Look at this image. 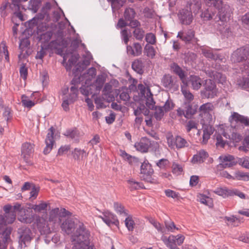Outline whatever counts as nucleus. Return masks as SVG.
I'll return each instance as SVG.
<instances>
[{
    "label": "nucleus",
    "instance_id": "obj_1",
    "mask_svg": "<svg viewBox=\"0 0 249 249\" xmlns=\"http://www.w3.org/2000/svg\"><path fill=\"white\" fill-rule=\"evenodd\" d=\"M188 5L189 10L187 6L180 10L178 14V17L182 24L190 25L193 20L192 11L194 13L197 12L201 8L199 0H190Z\"/></svg>",
    "mask_w": 249,
    "mask_h": 249
},
{
    "label": "nucleus",
    "instance_id": "obj_2",
    "mask_svg": "<svg viewBox=\"0 0 249 249\" xmlns=\"http://www.w3.org/2000/svg\"><path fill=\"white\" fill-rule=\"evenodd\" d=\"M219 159L221 162L218 165L219 168H226L235 165L237 163L243 167L249 169V157H245L242 158H237L235 159L234 156L228 155L224 156H220Z\"/></svg>",
    "mask_w": 249,
    "mask_h": 249
},
{
    "label": "nucleus",
    "instance_id": "obj_3",
    "mask_svg": "<svg viewBox=\"0 0 249 249\" xmlns=\"http://www.w3.org/2000/svg\"><path fill=\"white\" fill-rule=\"evenodd\" d=\"M105 80L106 79L104 75H98L95 82L89 86L82 87L80 88V92L82 94L87 96L90 94L94 95L98 94L103 88Z\"/></svg>",
    "mask_w": 249,
    "mask_h": 249
},
{
    "label": "nucleus",
    "instance_id": "obj_4",
    "mask_svg": "<svg viewBox=\"0 0 249 249\" xmlns=\"http://www.w3.org/2000/svg\"><path fill=\"white\" fill-rule=\"evenodd\" d=\"M71 83L73 86L70 88V93L68 95H66L62 98L61 106L65 111H68L70 110L69 105L73 104L76 100L78 94V86L76 84L78 83V81L73 79Z\"/></svg>",
    "mask_w": 249,
    "mask_h": 249
},
{
    "label": "nucleus",
    "instance_id": "obj_5",
    "mask_svg": "<svg viewBox=\"0 0 249 249\" xmlns=\"http://www.w3.org/2000/svg\"><path fill=\"white\" fill-rule=\"evenodd\" d=\"M150 223L157 230L158 232H160L162 235L168 234L170 232H174L175 230H178L174 222L171 220H165L164 225L155 220L154 219H151Z\"/></svg>",
    "mask_w": 249,
    "mask_h": 249
},
{
    "label": "nucleus",
    "instance_id": "obj_6",
    "mask_svg": "<svg viewBox=\"0 0 249 249\" xmlns=\"http://www.w3.org/2000/svg\"><path fill=\"white\" fill-rule=\"evenodd\" d=\"M231 60L233 63L245 61L240 65V68L245 64L249 63V46H246L237 49L231 55Z\"/></svg>",
    "mask_w": 249,
    "mask_h": 249
},
{
    "label": "nucleus",
    "instance_id": "obj_7",
    "mask_svg": "<svg viewBox=\"0 0 249 249\" xmlns=\"http://www.w3.org/2000/svg\"><path fill=\"white\" fill-rule=\"evenodd\" d=\"M184 239V236L180 234L177 235L171 234L169 236L162 235L161 236V240L170 249H179L178 246L181 245Z\"/></svg>",
    "mask_w": 249,
    "mask_h": 249
},
{
    "label": "nucleus",
    "instance_id": "obj_8",
    "mask_svg": "<svg viewBox=\"0 0 249 249\" xmlns=\"http://www.w3.org/2000/svg\"><path fill=\"white\" fill-rule=\"evenodd\" d=\"M90 232L83 223L79 222L78 227L73 235V241L89 244Z\"/></svg>",
    "mask_w": 249,
    "mask_h": 249
},
{
    "label": "nucleus",
    "instance_id": "obj_9",
    "mask_svg": "<svg viewBox=\"0 0 249 249\" xmlns=\"http://www.w3.org/2000/svg\"><path fill=\"white\" fill-rule=\"evenodd\" d=\"M214 106L211 103L202 104L199 108V116L202 118L201 122H213V113Z\"/></svg>",
    "mask_w": 249,
    "mask_h": 249
},
{
    "label": "nucleus",
    "instance_id": "obj_10",
    "mask_svg": "<svg viewBox=\"0 0 249 249\" xmlns=\"http://www.w3.org/2000/svg\"><path fill=\"white\" fill-rule=\"evenodd\" d=\"M168 146L171 148L182 149L189 146V142L180 136H176L175 137L171 136L167 138Z\"/></svg>",
    "mask_w": 249,
    "mask_h": 249
},
{
    "label": "nucleus",
    "instance_id": "obj_11",
    "mask_svg": "<svg viewBox=\"0 0 249 249\" xmlns=\"http://www.w3.org/2000/svg\"><path fill=\"white\" fill-rule=\"evenodd\" d=\"M243 74L237 80V84L242 89L249 91V63L245 64L240 68Z\"/></svg>",
    "mask_w": 249,
    "mask_h": 249
},
{
    "label": "nucleus",
    "instance_id": "obj_12",
    "mask_svg": "<svg viewBox=\"0 0 249 249\" xmlns=\"http://www.w3.org/2000/svg\"><path fill=\"white\" fill-rule=\"evenodd\" d=\"M217 90L215 83L211 79L206 81L204 88L201 90L202 98H213L216 95Z\"/></svg>",
    "mask_w": 249,
    "mask_h": 249
},
{
    "label": "nucleus",
    "instance_id": "obj_13",
    "mask_svg": "<svg viewBox=\"0 0 249 249\" xmlns=\"http://www.w3.org/2000/svg\"><path fill=\"white\" fill-rule=\"evenodd\" d=\"M161 84L166 89L172 92L177 91L179 88V82L176 78L169 74H165L163 76Z\"/></svg>",
    "mask_w": 249,
    "mask_h": 249
},
{
    "label": "nucleus",
    "instance_id": "obj_14",
    "mask_svg": "<svg viewBox=\"0 0 249 249\" xmlns=\"http://www.w3.org/2000/svg\"><path fill=\"white\" fill-rule=\"evenodd\" d=\"M158 143L155 141H151L146 137L142 138L139 142L135 143L134 147L137 151L142 153H146L148 149L152 146L156 148Z\"/></svg>",
    "mask_w": 249,
    "mask_h": 249
},
{
    "label": "nucleus",
    "instance_id": "obj_15",
    "mask_svg": "<svg viewBox=\"0 0 249 249\" xmlns=\"http://www.w3.org/2000/svg\"><path fill=\"white\" fill-rule=\"evenodd\" d=\"M154 170L147 160H144L141 166V178L147 182L151 181Z\"/></svg>",
    "mask_w": 249,
    "mask_h": 249
},
{
    "label": "nucleus",
    "instance_id": "obj_16",
    "mask_svg": "<svg viewBox=\"0 0 249 249\" xmlns=\"http://www.w3.org/2000/svg\"><path fill=\"white\" fill-rule=\"evenodd\" d=\"M54 132L55 129L53 126H51L48 130L45 139L46 147L43 150V153L45 155L49 154L51 151L55 143L53 137Z\"/></svg>",
    "mask_w": 249,
    "mask_h": 249
},
{
    "label": "nucleus",
    "instance_id": "obj_17",
    "mask_svg": "<svg viewBox=\"0 0 249 249\" xmlns=\"http://www.w3.org/2000/svg\"><path fill=\"white\" fill-rule=\"evenodd\" d=\"M79 222L77 219L74 220L72 218H67L61 224V228L62 230L67 234H70L74 231L76 226H78Z\"/></svg>",
    "mask_w": 249,
    "mask_h": 249
},
{
    "label": "nucleus",
    "instance_id": "obj_18",
    "mask_svg": "<svg viewBox=\"0 0 249 249\" xmlns=\"http://www.w3.org/2000/svg\"><path fill=\"white\" fill-rule=\"evenodd\" d=\"M18 233L19 234V244L21 246L24 245V247H26V244L30 243L32 239V232L30 229L26 227H23L18 230Z\"/></svg>",
    "mask_w": 249,
    "mask_h": 249
},
{
    "label": "nucleus",
    "instance_id": "obj_19",
    "mask_svg": "<svg viewBox=\"0 0 249 249\" xmlns=\"http://www.w3.org/2000/svg\"><path fill=\"white\" fill-rule=\"evenodd\" d=\"M218 9V13L215 17L219 19H222L223 21H227L231 16V8L227 3L222 2V5L219 8H215Z\"/></svg>",
    "mask_w": 249,
    "mask_h": 249
},
{
    "label": "nucleus",
    "instance_id": "obj_20",
    "mask_svg": "<svg viewBox=\"0 0 249 249\" xmlns=\"http://www.w3.org/2000/svg\"><path fill=\"white\" fill-rule=\"evenodd\" d=\"M202 124L203 136L201 143L206 144L211 136L213 133L214 128L211 124L212 123H206L205 121L201 122Z\"/></svg>",
    "mask_w": 249,
    "mask_h": 249
},
{
    "label": "nucleus",
    "instance_id": "obj_21",
    "mask_svg": "<svg viewBox=\"0 0 249 249\" xmlns=\"http://www.w3.org/2000/svg\"><path fill=\"white\" fill-rule=\"evenodd\" d=\"M30 45V41L27 38H24L20 40L19 49L20 50V53L18 55L19 59L26 58L29 55L28 50Z\"/></svg>",
    "mask_w": 249,
    "mask_h": 249
},
{
    "label": "nucleus",
    "instance_id": "obj_22",
    "mask_svg": "<svg viewBox=\"0 0 249 249\" xmlns=\"http://www.w3.org/2000/svg\"><path fill=\"white\" fill-rule=\"evenodd\" d=\"M202 53L206 57L215 61L220 62H224L225 59V56L219 53L216 51H213L212 49H203L202 50Z\"/></svg>",
    "mask_w": 249,
    "mask_h": 249
},
{
    "label": "nucleus",
    "instance_id": "obj_23",
    "mask_svg": "<svg viewBox=\"0 0 249 249\" xmlns=\"http://www.w3.org/2000/svg\"><path fill=\"white\" fill-rule=\"evenodd\" d=\"M99 217L109 226L111 225H117L119 223L116 216L108 211L103 213V215L99 216Z\"/></svg>",
    "mask_w": 249,
    "mask_h": 249
},
{
    "label": "nucleus",
    "instance_id": "obj_24",
    "mask_svg": "<svg viewBox=\"0 0 249 249\" xmlns=\"http://www.w3.org/2000/svg\"><path fill=\"white\" fill-rule=\"evenodd\" d=\"M170 68L173 72L179 77L181 81L182 84L188 82L186 78L185 71L177 63L175 62L172 63L170 65Z\"/></svg>",
    "mask_w": 249,
    "mask_h": 249
},
{
    "label": "nucleus",
    "instance_id": "obj_25",
    "mask_svg": "<svg viewBox=\"0 0 249 249\" xmlns=\"http://www.w3.org/2000/svg\"><path fill=\"white\" fill-rule=\"evenodd\" d=\"M188 85H191V88L196 90H198L203 84V80L197 75H191L188 80Z\"/></svg>",
    "mask_w": 249,
    "mask_h": 249
},
{
    "label": "nucleus",
    "instance_id": "obj_26",
    "mask_svg": "<svg viewBox=\"0 0 249 249\" xmlns=\"http://www.w3.org/2000/svg\"><path fill=\"white\" fill-rule=\"evenodd\" d=\"M18 219L22 223L30 224L34 221V215L29 211L24 209L18 213Z\"/></svg>",
    "mask_w": 249,
    "mask_h": 249
},
{
    "label": "nucleus",
    "instance_id": "obj_27",
    "mask_svg": "<svg viewBox=\"0 0 249 249\" xmlns=\"http://www.w3.org/2000/svg\"><path fill=\"white\" fill-rule=\"evenodd\" d=\"M181 91L184 98V104H190L194 96L188 89V82L181 85Z\"/></svg>",
    "mask_w": 249,
    "mask_h": 249
},
{
    "label": "nucleus",
    "instance_id": "obj_28",
    "mask_svg": "<svg viewBox=\"0 0 249 249\" xmlns=\"http://www.w3.org/2000/svg\"><path fill=\"white\" fill-rule=\"evenodd\" d=\"M126 50L128 54L134 56H138L142 54V48L140 43L135 42L132 46H127Z\"/></svg>",
    "mask_w": 249,
    "mask_h": 249
},
{
    "label": "nucleus",
    "instance_id": "obj_29",
    "mask_svg": "<svg viewBox=\"0 0 249 249\" xmlns=\"http://www.w3.org/2000/svg\"><path fill=\"white\" fill-rule=\"evenodd\" d=\"M11 209L12 206L10 204L6 205L3 207V211L5 212L4 216L8 224L13 223L16 218L17 214L15 212L11 211Z\"/></svg>",
    "mask_w": 249,
    "mask_h": 249
},
{
    "label": "nucleus",
    "instance_id": "obj_30",
    "mask_svg": "<svg viewBox=\"0 0 249 249\" xmlns=\"http://www.w3.org/2000/svg\"><path fill=\"white\" fill-rule=\"evenodd\" d=\"M13 9L12 4L7 0L3 1L0 7V14L1 18H5Z\"/></svg>",
    "mask_w": 249,
    "mask_h": 249
},
{
    "label": "nucleus",
    "instance_id": "obj_31",
    "mask_svg": "<svg viewBox=\"0 0 249 249\" xmlns=\"http://www.w3.org/2000/svg\"><path fill=\"white\" fill-rule=\"evenodd\" d=\"M61 221L59 208L52 209L49 213V221L53 224H60Z\"/></svg>",
    "mask_w": 249,
    "mask_h": 249
},
{
    "label": "nucleus",
    "instance_id": "obj_32",
    "mask_svg": "<svg viewBox=\"0 0 249 249\" xmlns=\"http://www.w3.org/2000/svg\"><path fill=\"white\" fill-rule=\"evenodd\" d=\"M195 36V32L193 30L190 29L186 33L182 31L179 32L177 37L180 38L182 41L186 43L190 42Z\"/></svg>",
    "mask_w": 249,
    "mask_h": 249
},
{
    "label": "nucleus",
    "instance_id": "obj_33",
    "mask_svg": "<svg viewBox=\"0 0 249 249\" xmlns=\"http://www.w3.org/2000/svg\"><path fill=\"white\" fill-rule=\"evenodd\" d=\"M37 226L41 234L47 235L51 232L50 228L44 219H40L37 222Z\"/></svg>",
    "mask_w": 249,
    "mask_h": 249
},
{
    "label": "nucleus",
    "instance_id": "obj_34",
    "mask_svg": "<svg viewBox=\"0 0 249 249\" xmlns=\"http://www.w3.org/2000/svg\"><path fill=\"white\" fill-rule=\"evenodd\" d=\"M71 155L74 160L80 161L84 157H87L88 153L84 149L75 148L72 151Z\"/></svg>",
    "mask_w": 249,
    "mask_h": 249
},
{
    "label": "nucleus",
    "instance_id": "obj_35",
    "mask_svg": "<svg viewBox=\"0 0 249 249\" xmlns=\"http://www.w3.org/2000/svg\"><path fill=\"white\" fill-rule=\"evenodd\" d=\"M185 106V117L187 119L191 118L195 114L198 109V106L196 105H193L191 103L184 104Z\"/></svg>",
    "mask_w": 249,
    "mask_h": 249
},
{
    "label": "nucleus",
    "instance_id": "obj_36",
    "mask_svg": "<svg viewBox=\"0 0 249 249\" xmlns=\"http://www.w3.org/2000/svg\"><path fill=\"white\" fill-rule=\"evenodd\" d=\"M112 86L108 83H106L103 90V98L104 99H107V102H110L112 101L114 98L113 96L111 95Z\"/></svg>",
    "mask_w": 249,
    "mask_h": 249
},
{
    "label": "nucleus",
    "instance_id": "obj_37",
    "mask_svg": "<svg viewBox=\"0 0 249 249\" xmlns=\"http://www.w3.org/2000/svg\"><path fill=\"white\" fill-rule=\"evenodd\" d=\"M33 145L29 142L24 143L21 147L22 155H23L24 158H26L27 156H29L34 152Z\"/></svg>",
    "mask_w": 249,
    "mask_h": 249
},
{
    "label": "nucleus",
    "instance_id": "obj_38",
    "mask_svg": "<svg viewBox=\"0 0 249 249\" xmlns=\"http://www.w3.org/2000/svg\"><path fill=\"white\" fill-rule=\"evenodd\" d=\"M143 63L140 59H136L132 63V69L139 74H142L143 73Z\"/></svg>",
    "mask_w": 249,
    "mask_h": 249
},
{
    "label": "nucleus",
    "instance_id": "obj_39",
    "mask_svg": "<svg viewBox=\"0 0 249 249\" xmlns=\"http://www.w3.org/2000/svg\"><path fill=\"white\" fill-rule=\"evenodd\" d=\"M213 21H214L213 24L214 28L219 32L222 31L224 28L227 26V21H223L222 19H219L216 18V17L213 18Z\"/></svg>",
    "mask_w": 249,
    "mask_h": 249
},
{
    "label": "nucleus",
    "instance_id": "obj_40",
    "mask_svg": "<svg viewBox=\"0 0 249 249\" xmlns=\"http://www.w3.org/2000/svg\"><path fill=\"white\" fill-rule=\"evenodd\" d=\"M143 53L148 57L153 59L156 55V51L153 46L146 44L144 47Z\"/></svg>",
    "mask_w": 249,
    "mask_h": 249
},
{
    "label": "nucleus",
    "instance_id": "obj_41",
    "mask_svg": "<svg viewBox=\"0 0 249 249\" xmlns=\"http://www.w3.org/2000/svg\"><path fill=\"white\" fill-rule=\"evenodd\" d=\"M245 117V116L240 115L237 112H234L231 116L230 121L231 124L235 123V124H242Z\"/></svg>",
    "mask_w": 249,
    "mask_h": 249
},
{
    "label": "nucleus",
    "instance_id": "obj_42",
    "mask_svg": "<svg viewBox=\"0 0 249 249\" xmlns=\"http://www.w3.org/2000/svg\"><path fill=\"white\" fill-rule=\"evenodd\" d=\"M213 192L217 195L222 196L224 198L231 196V189H228L226 188H217Z\"/></svg>",
    "mask_w": 249,
    "mask_h": 249
},
{
    "label": "nucleus",
    "instance_id": "obj_43",
    "mask_svg": "<svg viewBox=\"0 0 249 249\" xmlns=\"http://www.w3.org/2000/svg\"><path fill=\"white\" fill-rule=\"evenodd\" d=\"M65 135L70 138L76 142L79 141V132L76 129L67 130L65 132Z\"/></svg>",
    "mask_w": 249,
    "mask_h": 249
},
{
    "label": "nucleus",
    "instance_id": "obj_44",
    "mask_svg": "<svg viewBox=\"0 0 249 249\" xmlns=\"http://www.w3.org/2000/svg\"><path fill=\"white\" fill-rule=\"evenodd\" d=\"M133 35L136 40L142 41L144 36L145 31L141 27L136 28L133 31Z\"/></svg>",
    "mask_w": 249,
    "mask_h": 249
},
{
    "label": "nucleus",
    "instance_id": "obj_45",
    "mask_svg": "<svg viewBox=\"0 0 249 249\" xmlns=\"http://www.w3.org/2000/svg\"><path fill=\"white\" fill-rule=\"evenodd\" d=\"M223 135L226 139L228 138L231 139L234 142H238L242 139V135L237 132H233L231 136H230V135L224 132L223 133Z\"/></svg>",
    "mask_w": 249,
    "mask_h": 249
},
{
    "label": "nucleus",
    "instance_id": "obj_46",
    "mask_svg": "<svg viewBox=\"0 0 249 249\" xmlns=\"http://www.w3.org/2000/svg\"><path fill=\"white\" fill-rule=\"evenodd\" d=\"M209 76L219 83H223L226 81V77L221 73L216 71H213Z\"/></svg>",
    "mask_w": 249,
    "mask_h": 249
},
{
    "label": "nucleus",
    "instance_id": "obj_47",
    "mask_svg": "<svg viewBox=\"0 0 249 249\" xmlns=\"http://www.w3.org/2000/svg\"><path fill=\"white\" fill-rule=\"evenodd\" d=\"M128 188L130 190H138L143 188V184L139 182L136 181L133 179L128 180Z\"/></svg>",
    "mask_w": 249,
    "mask_h": 249
},
{
    "label": "nucleus",
    "instance_id": "obj_48",
    "mask_svg": "<svg viewBox=\"0 0 249 249\" xmlns=\"http://www.w3.org/2000/svg\"><path fill=\"white\" fill-rule=\"evenodd\" d=\"M135 15L136 13L133 8H126L124 12V18L125 20L126 21L132 20V19H134L135 18Z\"/></svg>",
    "mask_w": 249,
    "mask_h": 249
},
{
    "label": "nucleus",
    "instance_id": "obj_49",
    "mask_svg": "<svg viewBox=\"0 0 249 249\" xmlns=\"http://www.w3.org/2000/svg\"><path fill=\"white\" fill-rule=\"evenodd\" d=\"M224 220L228 221L227 225L228 226H231L233 227L238 226L240 222L239 219L234 215L231 217L225 216L224 217Z\"/></svg>",
    "mask_w": 249,
    "mask_h": 249
},
{
    "label": "nucleus",
    "instance_id": "obj_50",
    "mask_svg": "<svg viewBox=\"0 0 249 249\" xmlns=\"http://www.w3.org/2000/svg\"><path fill=\"white\" fill-rule=\"evenodd\" d=\"M201 16L204 20H209L213 19L215 16V13L212 11L211 9H207L202 13Z\"/></svg>",
    "mask_w": 249,
    "mask_h": 249
},
{
    "label": "nucleus",
    "instance_id": "obj_51",
    "mask_svg": "<svg viewBox=\"0 0 249 249\" xmlns=\"http://www.w3.org/2000/svg\"><path fill=\"white\" fill-rule=\"evenodd\" d=\"M49 204L43 201H41L39 204L33 205L32 209H33L35 212L40 213L43 211H46Z\"/></svg>",
    "mask_w": 249,
    "mask_h": 249
},
{
    "label": "nucleus",
    "instance_id": "obj_52",
    "mask_svg": "<svg viewBox=\"0 0 249 249\" xmlns=\"http://www.w3.org/2000/svg\"><path fill=\"white\" fill-rule=\"evenodd\" d=\"M152 96V94L151 93L150 89H148L145 104L146 106L150 109H153L155 107V102H154Z\"/></svg>",
    "mask_w": 249,
    "mask_h": 249
},
{
    "label": "nucleus",
    "instance_id": "obj_53",
    "mask_svg": "<svg viewBox=\"0 0 249 249\" xmlns=\"http://www.w3.org/2000/svg\"><path fill=\"white\" fill-rule=\"evenodd\" d=\"M114 208L115 212L119 214H124L127 216L128 213H126L124 206L121 203L115 202L114 203Z\"/></svg>",
    "mask_w": 249,
    "mask_h": 249
},
{
    "label": "nucleus",
    "instance_id": "obj_54",
    "mask_svg": "<svg viewBox=\"0 0 249 249\" xmlns=\"http://www.w3.org/2000/svg\"><path fill=\"white\" fill-rule=\"evenodd\" d=\"M2 54L4 55L5 60L9 61V56L7 46L4 41H2L0 44V56L2 57Z\"/></svg>",
    "mask_w": 249,
    "mask_h": 249
},
{
    "label": "nucleus",
    "instance_id": "obj_55",
    "mask_svg": "<svg viewBox=\"0 0 249 249\" xmlns=\"http://www.w3.org/2000/svg\"><path fill=\"white\" fill-rule=\"evenodd\" d=\"M2 116L7 123L10 122L13 118V111L11 108L8 107H4Z\"/></svg>",
    "mask_w": 249,
    "mask_h": 249
},
{
    "label": "nucleus",
    "instance_id": "obj_56",
    "mask_svg": "<svg viewBox=\"0 0 249 249\" xmlns=\"http://www.w3.org/2000/svg\"><path fill=\"white\" fill-rule=\"evenodd\" d=\"M125 226L129 231H133L134 228L135 222L131 215H127L124 220Z\"/></svg>",
    "mask_w": 249,
    "mask_h": 249
},
{
    "label": "nucleus",
    "instance_id": "obj_57",
    "mask_svg": "<svg viewBox=\"0 0 249 249\" xmlns=\"http://www.w3.org/2000/svg\"><path fill=\"white\" fill-rule=\"evenodd\" d=\"M207 6L214 8H219L222 5L223 0H204Z\"/></svg>",
    "mask_w": 249,
    "mask_h": 249
},
{
    "label": "nucleus",
    "instance_id": "obj_58",
    "mask_svg": "<svg viewBox=\"0 0 249 249\" xmlns=\"http://www.w3.org/2000/svg\"><path fill=\"white\" fill-rule=\"evenodd\" d=\"M154 117L157 121L160 120L164 114V110L162 107H155Z\"/></svg>",
    "mask_w": 249,
    "mask_h": 249
},
{
    "label": "nucleus",
    "instance_id": "obj_59",
    "mask_svg": "<svg viewBox=\"0 0 249 249\" xmlns=\"http://www.w3.org/2000/svg\"><path fill=\"white\" fill-rule=\"evenodd\" d=\"M145 40L149 45H155L157 42L156 36L152 33H147L145 36Z\"/></svg>",
    "mask_w": 249,
    "mask_h": 249
},
{
    "label": "nucleus",
    "instance_id": "obj_60",
    "mask_svg": "<svg viewBox=\"0 0 249 249\" xmlns=\"http://www.w3.org/2000/svg\"><path fill=\"white\" fill-rule=\"evenodd\" d=\"M27 98L25 95H22L21 96V103L22 106L28 108H31L35 105V103L31 100L26 99Z\"/></svg>",
    "mask_w": 249,
    "mask_h": 249
},
{
    "label": "nucleus",
    "instance_id": "obj_61",
    "mask_svg": "<svg viewBox=\"0 0 249 249\" xmlns=\"http://www.w3.org/2000/svg\"><path fill=\"white\" fill-rule=\"evenodd\" d=\"M236 177L237 180L248 181L249 180V174L241 171L236 173Z\"/></svg>",
    "mask_w": 249,
    "mask_h": 249
},
{
    "label": "nucleus",
    "instance_id": "obj_62",
    "mask_svg": "<svg viewBox=\"0 0 249 249\" xmlns=\"http://www.w3.org/2000/svg\"><path fill=\"white\" fill-rule=\"evenodd\" d=\"M199 201L206 205L210 206L212 205V199L211 198L204 195H201L199 197Z\"/></svg>",
    "mask_w": 249,
    "mask_h": 249
},
{
    "label": "nucleus",
    "instance_id": "obj_63",
    "mask_svg": "<svg viewBox=\"0 0 249 249\" xmlns=\"http://www.w3.org/2000/svg\"><path fill=\"white\" fill-rule=\"evenodd\" d=\"M198 124L195 121L190 120L186 124V129L187 132H189L193 129L197 128Z\"/></svg>",
    "mask_w": 249,
    "mask_h": 249
},
{
    "label": "nucleus",
    "instance_id": "obj_64",
    "mask_svg": "<svg viewBox=\"0 0 249 249\" xmlns=\"http://www.w3.org/2000/svg\"><path fill=\"white\" fill-rule=\"evenodd\" d=\"M241 21L243 27L249 30V12L242 17Z\"/></svg>",
    "mask_w": 249,
    "mask_h": 249
}]
</instances>
